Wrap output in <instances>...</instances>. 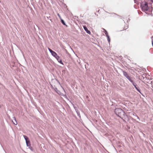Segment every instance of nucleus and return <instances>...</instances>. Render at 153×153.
<instances>
[{
	"label": "nucleus",
	"instance_id": "f257e3e1",
	"mask_svg": "<svg viewBox=\"0 0 153 153\" xmlns=\"http://www.w3.org/2000/svg\"><path fill=\"white\" fill-rule=\"evenodd\" d=\"M141 7L142 10L146 13L150 11L149 10V7L148 6L147 3L146 1L145 0H142V2L141 3Z\"/></svg>",
	"mask_w": 153,
	"mask_h": 153
},
{
	"label": "nucleus",
	"instance_id": "f03ea898",
	"mask_svg": "<svg viewBox=\"0 0 153 153\" xmlns=\"http://www.w3.org/2000/svg\"><path fill=\"white\" fill-rule=\"evenodd\" d=\"M115 112L116 114L119 116H120L122 114L124 113L123 110L120 108H117L115 109Z\"/></svg>",
	"mask_w": 153,
	"mask_h": 153
},
{
	"label": "nucleus",
	"instance_id": "7ed1b4c3",
	"mask_svg": "<svg viewBox=\"0 0 153 153\" xmlns=\"http://www.w3.org/2000/svg\"><path fill=\"white\" fill-rule=\"evenodd\" d=\"M123 75L128 79L129 81L131 82H132V81H133L131 78L128 75V74H127V73L124 71H123Z\"/></svg>",
	"mask_w": 153,
	"mask_h": 153
},
{
	"label": "nucleus",
	"instance_id": "20e7f679",
	"mask_svg": "<svg viewBox=\"0 0 153 153\" xmlns=\"http://www.w3.org/2000/svg\"><path fill=\"white\" fill-rule=\"evenodd\" d=\"M24 137L26 140V142L27 146L30 145V143L28 137L25 135H24Z\"/></svg>",
	"mask_w": 153,
	"mask_h": 153
},
{
	"label": "nucleus",
	"instance_id": "39448f33",
	"mask_svg": "<svg viewBox=\"0 0 153 153\" xmlns=\"http://www.w3.org/2000/svg\"><path fill=\"white\" fill-rule=\"evenodd\" d=\"M131 82L132 83V84L134 86L135 88L140 93H141V92L140 91V90L138 89V88L137 86V85L134 82L133 80L132 81V82Z\"/></svg>",
	"mask_w": 153,
	"mask_h": 153
},
{
	"label": "nucleus",
	"instance_id": "423d86ee",
	"mask_svg": "<svg viewBox=\"0 0 153 153\" xmlns=\"http://www.w3.org/2000/svg\"><path fill=\"white\" fill-rule=\"evenodd\" d=\"M51 54L53 56L55 57L56 59H59V56H58L57 53L54 51H53Z\"/></svg>",
	"mask_w": 153,
	"mask_h": 153
},
{
	"label": "nucleus",
	"instance_id": "0eeeda50",
	"mask_svg": "<svg viewBox=\"0 0 153 153\" xmlns=\"http://www.w3.org/2000/svg\"><path fill=\"white\" fill-rule=\"evenodd\" d=\"M83 28H84V30L86 31V32H87V33L89 34H91L90 31L88 30V29L87 28L86 26H83Z\"/></svg>",
	"mask_w": 153,
	"mask_h": 153
},
{
	"label": "nucleus",
	"instance_id": "6e6552de",
	"mask_svg": "<svg viewBox=\"0 0 153 153\" xmlns=\"http://www.w3.org/2000/svg\"><path fill=\"white\" fill-rule=\"evenodd\" d=\"M61 64H63V63L62 62V60L60 59V57H59V59H56Z\"/></svg>",
	"mask_w": 153,
	"mask_h": 153
},
{
	"label": "nucleus",
	"instance_id": "1a4fd4ad",
	"mask_svg": "<svg viewBox=\"0 0 153 153\" xmlns=\"http://www.w3.org/2000/svg\"><path fill=\"white\" fill-rule=\"evenodd\" d=\"M106 36L107 37V39H108V42H110V38L109 37V36L107 34L106 35Z\"/></svg>",
	"mask_w": 153,
	"mask_h": 153
},
{
	"label": "nucleus",
	"instance_id": "9d476101",
	"mask_svg": "<svg viewBox=\"0 0 153 153\" xmlns=\"http://www.w3.org/2000/svg\"><path fill=\"white\" fill-rule=\"evenodd\" d=\"M61 21L62 23L64 25H65V24L63 20H62V19H61Z\"/></svg>",
	"mask_w": 153,
	"mask_h": 153
},
{
	"label": "nucleus",
	"instance_id": "9b49d317",
	"mask_svg": "<svg viewBox=\"0 0 153 153\" xmlns=\"http://www.w3.org/2000/svg\"><path fill=\"white\" fill-rule=\"evenodd\" d=\"M13 118H14V119L15 120V121H16V123H14V124L16 125H17V122L16 120V118L15 117H13Z\"/></svg>",
	"mask_w": 153,
	"mask_h": 153
},
{
	"label": "nucleus",
	"instance_id": "f8f14e48",
	"mask_svg": "<svg viewBox=\"0 0 153 153\" xmlns=\"http://www.w3.org/2000/svg\"><path fill=\"white\" fill-rule=\"evenodd\" d=\"M48 50H49V51H50V52L51 53H52L53 51L51 49H50L49 48H48Z\"/></svg>",
	"mask_w": 153,
	"mask_h": 153
},
{
	"label": "nucleus",
	"instance_id": "ddd939ff",
	"mask_svg": "<svg viewBox=\"0 0 153 153\" xmlns=\"http://www.w3.org/2000/svg\"><path fill=\"white\" fill-rule=\"evenodd\" d=\"M57 15L60 19H62L59 13L57 14Z\"/></svg>",
	"mask_w": 153,
	"mask_h": 153
},
{
	"label": "nucleus",
	"instance_id": "4468645a",
	"mask_svg": "<svg viewBox=\"0 0 153 153\" xmlns=\"http://www.w3.org/2000/svg\"><path fill=\"white\" fill-rule=\"evenodd\" d=\"M105 34L106 35H107V34H108L107 32L106 31L105 32Z\"/></svg>",
	"mask_w": 153,
	"mask_h": 153
},
{
	"label": "nucleus",
	"instance_id": "2eb2a0df",
	"mask_svg": "<svg viewBox=\"0 0 153 153\" xmlns=\"http://www.w3.org/2000/svg\"><path fill=\"white\" fill-rule=\"evenodd\" d=\"M100 11V10H98V11H97V12L100 13V12H99Z\"/></svg>",
	"mask_w": 153,
	"mask_h": 153
},
{
	"label": "nucleus",
	"instance_id": "dca6fc26",
	"mask_svg": "<svg viewBox=\"0 0 153 153\" xmlns=\"http://www.w3.org/2000/svg\"><path fill=\"white\" fill-rule=\"evenodd\" d=\"M152 1H153V0H151Z\"/></svg>",
	"mask_w": 153,
	"mask_h": 153
},
{
	"label": "nucleus",
	"instance_id": "f3484780",
	"mask_svg": "<svg viewBox=\"0 0 153 153\" xmlns=\"http://www.w3.org/2000/svg\"><path fill=\"white\" fill-rule=\"evenodd\" d=\"M152 39H153V36H152Z\"/></svg>",
	"mask_w": 153,
	"mask_h": 153
}]
</instances>
